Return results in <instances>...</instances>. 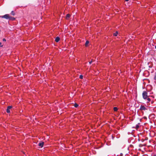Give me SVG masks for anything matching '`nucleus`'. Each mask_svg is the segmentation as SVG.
Returning a JSON list of instances; mask_svg holds the SVG:
<instances>
[{
	"label": "nucleus",
	"mask_w": 156,
	"mask_h": 156,
	"mask_svg": "<svg viewBox=\"0 0 156 156\" xmlns=\"http://www.w3.org/2000/svg\"><path fill=\"white\" fill-rule=\"evenodd\" d=\"M142 96L143 98L145 100L147 98V93L145 91H144L142 93Z\"/></svg>",
	"instance_id": "obj_1"
},
{
	"label": "nucleus",
	"mask_w": 156,
	"mask_h": 156,
	"mask_svg": "<svg viewBox=\"0 0 156 156\" xmlns=\"http://www.w3.org/2000/svg\"><path fill=\"white\" fill-rule=\"evenodd\" d=\"M9 14H6L4 16H0V17L5 18L6 19H9Z\"/></svg>",
	"instance_id": "obj_2"
},
{
	"label": "nucleus",
	"mask_w": 156,
	"mask_h": 156,
	"mask_svg": "<svg viewBox=\"0 0 156 156\" xmlns=\"http://www.w3.org/2000/svg\"><path fill=\"white\" fill-rule=\"evenodd\" d=\"M140 109L141 111H142V110L145 111V110H147V109L144 106L141 105L140 106Z\"/></svg>",
	"instance_id": "obj_3"
},
{
	"label": "nucleus",
	"mask_w": 156,
	"mask_h": 156,
	"mask_svg": "<svg viewBox=\"0 0 156 156\" xmlns=\"http://www.w3.org/2000/svg\"><path fill=\"white\" fill-rule=\"evenodd\" d=\"M12 108V107L11 106H8L6 109V112L8 113H9L10 112V109Z\"/></svg>",
	"instance_id": "obj_4"
},
{
	"label": "nucleus",
	"mask_w": 156,
	"mask_h": 156,
	"mask_svg": "<svg viewBox=\"0 0 156 156\" xmlns=\"http://www.w3.org/2000/svg\"><path fill=\"white\" fill-rule=\"evenodd\" d=\"M44 142H39L38 144V145L40 147H42L43 146V145L44 144Z\"/></svg>",
	"instance_id": "obj_5"
},
{
	"label": "nucleus",
	"mask_w": 156,
	"mask_h": 156,
	"mask_svg": "<svg viewBox=\"0 0 156 156\" xmlns=\"http://www.w3.org/2000/svg\"><path fill=\"white\" fill-rule=\"evenodd\" d=\"M60 40V38L58 37H56L55 39V41L56 42H58Z\"/></svg>",
	"instance_id": "obj_6"
},
{
	"label": "nucleus",
	"mask_w": 156,
	"mask_h": 156,
	"mask_svg": "<svg viewBox=\"0 0 156 156\" xmlns=\"http://www.w3.org/2000/svg\"><path fill=\"white\" fill-rule=\"evenodd\" d=\"M70 15L69 14H67L66 15V19H68L70 17Z\"/></svg>",
	"instance_id": "obj_7"
},
{
	"label": "nucleus",
	"mask_w": 156,
	"mask_h": 156,
	"mask_svg": "<svg viewBox=\"0 0 156 156\" xmlns=\"http://www.w3.org/2000/svg\"><path fill=\"white\" fill-rule=\"evenodd\" d=\"M145 139H141V140L142 142H144V140H147L148 139V138L147 137H145Z\"/></svg>",
	"instance_id": "obj_8"
},
{
	"label": "nucleus",
	"mask_w": 156,
	"mask_h": 156,
	"mask_svg": "<svg viewBox=\"0 0 156 156\" xmlns=\"http://www.w3.org/2000/svg\"><path fill=\"white\" fill-rule=\"evenodd\" d=\"M15 18H14L13 17H11L10 16H9V20H15Z\"/></svg>",
	"instance_id": "obj_9"
},
{
	"label": "nucleus",
	"mask_w": 156,
	"mask_h": 156,
	"mask_svg": "<svg viewBox=\"0 0 156 156\" xmlns=\"http://www.w3.org/2000/svg\"><path fill=\"white\" fill-rule=\"evenodd\" d=\"M89 41H87L86 42V43L85 44V46H87L88 45V44H89Z\"/></svg>",
	"instance_id": "obj_10"
},
{
	"label": "nucleus",
	"mask_w": 156,
	"mask_h": 156,
	"mask_svg": "<svg viewBox=\"0 0 156 156\" xmlns=\"http://www.w3.org/2000/svg\"><path fill=\"white\" fill-rule=\"evenodd\" d=\"M140 124V123H138V124H137L136 125V129H138V128H139V125Z\"/></svg>",
	"instance_id": "obj_11"
},
{
	"label": "nucleus",
	"mask_w": 156,
	"mask_h": 156,
	"mask_svg": "<svg viewBox=\"0 0 156 156\" xmlns=\"http://www.w3.org/2000/svg\"><path fill=\"white\" fill-rule=\"evenodd\" d=\"M146 99H147V102H150L151 101L150 98H147Z\"/></svg>",
	"instance_id": "obj_12"
},
{
	"label": "nucleus",
	"mask_w": 156,
	"mask_h": 156,
	"mask_svg": "<svg viewBox=\"0 0 156 156\" xmlns=\"http://www.w3.org/2000/svg\"><path fill=\"white\" fill-rule=\"evenodd\" d=\"M118 34V32L117 31H116L115 33L114 34V35L115 36H117Z\"/></svg>",
	"instance_id": "obj_13"
},
{
	"label": "nucleus",
	"mask_w": 156,
	"mask_h": 156,
	"mask_svg": "<svg viewBox=\"0 0 156 156\" xmlns=\"http://www.w3.org/2000/svg\"><path fill=\"white\" fill-rule=\"evenodd\" d=\"M114 110L115 111H117L118 110V108L116 107H114Z\"/></svg>",
	"instance_id": "obj_14"
},
{
	"label": "nucleus",
	"mask_w": 156,
	"mask_h": 156,
	"mask_svg": "<svg viewBox=\"0 0 156 156\" xmlns=\"http://www.w3.org/2000/svg\"><path fill=\"white\" fill-rule=\"evenodd\" d=\"M11 13L13 16H14L15 15V13L13 11H12L11 12Z\"/></svg>",
	"instance_id": "obj_15"
},
{
	"label": "nucleus",
	"mask_w": 156,
	"mask_h": 156,
	"mask_svg": "<svg viewBox=\"0 0 156 156\" xmlns=\"http://www.w3.org/2000/svg\"><path fill=\"white\" fill-rule=\"evenodd\" d=\"M78 106L77 104L75 103L74 105V107L76 108H77Z\"/></svg>",
	"instance_id": "obj_16"
},
{
	"label": "nucleus",
	"mask_w": 156,
	"mask_h": 156,
	"mask_svg": "<svg viewBox=\"0 0 156 156\" xmlns=\"http://www.w3.org/2000/svg\"><path fill=\"white\" fill-rule=\"evenodd\" d=\"M79 78H80V79H83V75H80V76Z\"/></svg>",
	"instance_id": "obj_17"
},
{
	"label": "nucleus",
	"mask_w": 156,
	"mask_h": 156,
	"mask_svg": "<svg viewBox=\"0 0 156 156\" xmlns=\"http://www.w3.org/2000/svg\"><path fill=\"white\" fill-rule=\"evenodd\" d=\"M3 41H6V40L5 38H3Z\"/></svg>",
	"instance_id": "obj_18"
},
{
	"label": "nucleus",
	"mask_w": 156,
	"mask_h": 156,
	"mask_svg": "<svg viewBox=\"0 0 156 156\" xmlns=\"http://www.w3.org/2000/svg\"><path fill=\"white\" fill-rule=\"evenodd\" d=\"M1 44H2V43L1 42H0V47H2L3 46L2 45H1Z\"/></svg>",
	"instance_id": "obj_19"
},
{
	"label": "nucleus",
	"mask_w": 156,
	"mask_h": 156,
	"mask_svg": "<svg viewBox=\"0 0 156 156\" xmlns=\"http://www.w3.org/2000/svg\"><path fill=\"white\" fill-rule=\"evenodd\" d=\"M140 137H139V139H138V140H139V141H140V139H140Z\"/></svg>",
	"instance_id": "obj_20"
},
{
	"label": "nucleus",
	"mask_w": 156,
	"mask_h": 156,
	"mask_svg": "<svg viewBox=\"0 0 156 156\" xmlns=\"http://www.w3.org/2000/svg\"><path fill=\"white\" fill-rule=\"evenodd\" d=\"M92 61H91L90 62H89V63H90V64H91L92 63Z\"/></svg>",
	"instance_id": "obj_21"
},
{
	"label": "nucleus",
	"mask_w": 156,
	"mask_h": 156,
	"mask_svg": "<svg viewBox=\"0 0 156 156\" xmlns=\"http://www.w3.org/2000/svg\"><path fill=\"white\" fill-rule=\"evenodd\" d=\"M120 155H121V156H122V153H121Z\"/></svg>",
	"instance_id": "obj_22"
},
{
	"label": "nucleus",
	"mask_w": 156,
	"mask_h": 156,
	"mask_svg": "<svg viewBox=\"0 0 156 156\" xmlns=\"http://www.w3.org/2000/svg\"><path fill=\"white\" fill-rule=\"evenodd\" d=\"M129 0H125L126 1H128Z\"/></svg>",
	"instance_id": "obj_23"
},
{
	"label": "nucleus",
	"mask_w": 156,
	"mask_h": 156,
	"mask_svg": "<svg viewBox=\"0 0 156 156\" xmlns=\"http://www.w3.org/2000/svg\"><path fill=\"white\" fill-rule=\"evenodd\" d=\"M155 61L156 62V59H154Z\"/></svg>",
	"instance_id": "obj_24"
},
{
	"label": "nucleus",
	"mask_w": 156,
	"mask_h": 156,
	"mask_svg": "<svg viewBox=\"0 0 156 156\" xmlns=\"http://www.w3.org/2000/svg\"><path fill=\"white\" fill-rule=\"evenodd\" d=\"M155 49H156V46H155Z\"/></svg>",
	"instance_id": "obj_25"
},
{
	"label": "nucleus",
	"mask_w": 156,
	"mask_h": 156,
	"mask_svg": "<svg viewBox=\"0 0 156 156\" xmlns=\"http://www.w3.org/2000/svg\"><path fill=\"white\" fill-rule=\"evenodd\" d=\"M114 137H112V139H113V138H114Z\"/></svg>",
	"instance_id": "obj_26"
}]
</instances>
